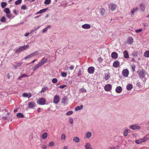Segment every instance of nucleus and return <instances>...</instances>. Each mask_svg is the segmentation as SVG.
<instances>
[{"instance_id": "f257e3e1", "label": "nucleus", "mask_w": 149, "mask_h": 149, "mask_svg": "<svg viewBox=\"0 0 149 149\" xmlns=\"http://www.w3.org/2000/svg\"><path fill=\"white\" fill-rule=\"evenodd\" d=\"M47 61V58H43L37 65L33 67V70L35 71L36 70L46 63Z\"/></svg>"}, {"instance_id": "f03ea898", "label": "nucleus", "mask_w": 149, "mask_h": 149, "mask_svg": "<svg viewBox=\"0 0 149 149\" xmlns=\"http://www.w3.org/2000/svg\"><path fill=\"white\" fill-rule=\"evenodd\" d=\"M3 12L6 13V16L8 18H10L12 17V15L10 13V11L8 8H5Z\"/></svg>"}, {"instance_id": "7ed1b4c3", "label": "nucleus", "mask_w": 149, "mask_h": 149, "mask_svg": "<svg viewBox=\"0 0 149 149\" xmlns=\"http://www.w3.org/2000/svg\"><path fill=\"white\" fill-rule=\"evenodd\" d=\"M29 47V45H26L25 46H22L21 47L16 50V52L17 53H19V52H21L25 49H27Z\"/></svg>"}, {"instance_id": "20e7f679", "label": "nucleus", "mask_w": 149, "mask_h": 149, "mask_svg": "<svg viewBox=\"0 0 149 149\" xmlns=\"http://www.w3.org/2000/svg\"><path fill=\"white\" fill-rule=\"evenodd\" d=\"M149 139L147 137H144L143 138L139 139L135 141L136 143L139 144L142 142H144Z\"/></svg>"}, {"instance_id": "39448f33", "label": "nucleus", "mask_w": 149, "mask_h": 149, "mask_svg": "<svg viewBox=\"0 0 149 149\" xmlns=\"http://www.w3.org/2000/svg\"><path fill=\"white\" fill-rule=\"evenodd\" d=\"M117 6L113 3H110L109 6V10L113 11L115 10L117 8Z\"/></svg>"}, {"instance_id": "423d86ee", "label": "nucleus", "mask_w": 149, "mask_h": 149, "mask_svg": "<svg viewBox=\"0 0 149 149\" xmlns=\"http://www.w3.org/2000/svg\"><path fill=\"white\" fill-rule=\"evenodd\" d=\"M37 103L40 105H44L45 104L46 101L43 98H40L37 101Z\"/></svg>"}, {"instance_id": "0eeeda50", "label": "nucleus", "mask_w": 149, "mask_h": 149, "mask_svg": "<svg viewBox=\"0 0 149 149\" xmlns=\"http://www.w3.org/2000/svg\"><path fill=\"white\" fill-rule=\"evenodd\" d=\"M129 74V71L127 69H124L123 70L122 74L124 77H127Z\"/></svg>"}, {"instance_id": "6e6552de", "label": "nucleus", "mask_w": 149, "mask_h": 149, "mask_svg": "<svg viewBox=\"0 0 149 149\" xmlns=\"http://www.w3.org/2000/svg\"><path fill=\"white\" fill-rule=\"evenodd\" d=\"M38 54V52L37 51L35 52L32 53L30 55L26 56L24 58L25 60H26L28 58H30L33 57L34 56L37 55Z\"/></svg>"}, {"instance_id": "1a4fd4ad", "label": "nucleus", "mask_w": 149, "mask_h": 149, "mask_svg": "<svg viewBox=\"0 0 149 149\" xmlns=\"http://www.w3.org/2000/svg\"><path fill=\"white\" fill-rule=\"evenodd\" d=\"M60 98L59 97L58 95H55L53 97V102L54 103L57 104L59 102Z\"/></svg>"}, {"instance_id": "9d476101", "label": "nucleus", "mask_w": 149, "mask_h": 149, "mask_svg": "<svg viewBox=\"0 0 149 149\" xmlns=\"http://www.w3.org/2000/svg\"><path fill=\"white\" fill-rule=\"evenodd\" d=\"M104 89L107 91H110L111 90L112 86L110 84H107L105 86Z\"/></svg>"}, {"instance_id": "9b49d317", "label": "nucleus", "mask_w": 149, "mask_h": 149, "mask_svg": "<svg viewBox=\"0 0 149 149\" xmlns=\"http://www.w3.org/2000/svg\"><path fill=\"white\" fill-rule=\"evenodd\" d=\"M28 105L29 108L32 109L35 107L36 103L34 102H29Z\"/></svg>"}, {"instance_id": "f8f14e48", "label": "nucleus", "mask_w": 149, "mask_h": 149, "mask_svg": "<svg viewBox=\"0 0 149 149\" xmlns=\"http://www.w3.org/2000/svg\"><path fill=\"white\" fill-rule=\"evenodd\" d=\"M95 68L93 67H90L88 69V71L90 74H93L94 72Z\"/></svg>"}, {"instance_id": "ddd939ff", "label": "nucleus", "mask_w": 149, "mask_h": 149, "mask_svg": "<svg viewBox=\"0 0 149 149\" xmlns=\"http://www.w3.org/2000/svg\"><path fill=\"white\" fill-rule=\"evenodd\" d=\"M118 56V54L115 52H113L111 54L112 58L114 59H116Z\"/></svg>"}, {"instance_id": "4468645a", "label": "nucleus", "mask_w": 149, "mask_h": 149, "mask_svg": "<svg viewBox=\"0 0 149 149\" xmlns=\"http://www.w3.org/2000/svg\"><path fill=\"white\" fill-rule=\"evenodd\" d=\"M139 75L140 78H143L145 77V74L143 71H140L139 73Z\"/></svg>"}, {"instance_id": "2eb2a0df", "label": "nucleus", "mask_w": 149, "mask_h": 149, "mask_svg": "<svg viewBox=\"0 0 149 149\" xmlns=\"http://www.w3.org/2000/svg\"><path fill=\"white\" fill-rule=\"evenodd\" d=\"M22 96L24 97H27L29 98L31 97L32 95L30 93H25L22 94Z\"/></svg>"}, {"instance_id": "dca6fc26", "label": "nucleus", "mask_w": 149, "mask_h": 149, "mask_svg": "<svg viewBox=\"0 0 149 149\" xmlns=\"http://www.w3.org/2000/svg\"><path fill=\"white\" fill-rule=\"evenodd\" d=\"M134 40L133 38L131 37H129L127 40V43L129 44H132Z\"/></svg>"}, {"instance_id": "f3484780", "label": "nucleus", "mask_w": 149, "mask_h": 149, "mask_svg": "<svg viewBox=\"0 0 149 149\" xmlns=\"http://www.w3.org/2000/svg\"><path fill=\"white\" fill-rule=\"evenodd\" d=\"M120 63L118 61H116L113 64V66L115 68H118L119 67Z\"/></svg>"}, {"instance_id": "a211bd4d", "label": "nucleus", "mask_w": 149, "mask_h": 149, "mask_svg": "<svg viewBox=\"0 0 149 149\" xmlns=\"http://www.w3.org/2000/svg\"><path fill=\"white\" fill-rule=\"evenodd\" d=\"M122 88L120 86H118L116 88L115 91L116 93H120L122 91Z\"/></svg>"}, {"instance_id": "6ab92c4d", "label": "nucleus", "mask_w": 149, "mask_h": 149, "mask_svg": "<svg viewBox=\"0 0 149 149\" xmlns=\"http://www.w3.org/2000/svg\"><path fill=\"white\" fill-rule=\"evenodd\" d=\"M82 27L84 29H89L91 28V26L88 24H85L82 26Z\"/></svg>"}, {"instance_id": "aec40b11", "label": "nucleus", "mask_w": 149, "mask_h": 149, "mask_svg": "<svg viewBox=\"0 0 149 149\" xmlns=\"http://www.w3.org/2000/svg\"><path fill=\"white\" fill-rule=\"evenodd\" d=\"M140 8L141 9V10L142 11H144L145 9V5L143 3H141L140 4Z\"/></svg>"}, {"instance_id": "412c9836", "label": "nucleus", "mask_w": 149, "mask_h": 149, "mask_svg": "<svg viewBox=\"0 0 149 149\" xmlns=\"http://www.w3.org/2000/svg\"><path fill=\"white\" fill-rule=\"evenodd\" d=\"M130 128L132 129L136 130V129H140V127L137 125H132Z\"/></svg>"}, {"instance_id": "4be33fe9", "label": "nucleus", "mask_w": 149, "mask_h": 149, "mask_svg": "<svg viewBox=\"0 0 149 149\" xmlns=\"http://www.w3.org/2000/svg\"><path fill=\"white\" fill-rule=\"evenodd\" d=\"M125 58H129V56L127 51L125 50L123 53Z\"/></svg>"}, {"instance_id": "5701e85b", "label": "nucleus", "mask_w": 149, "mask_h": 149, "mask_svg": "<svg viewBox=\"0 0 149 149\" xmlns=\"http://www.w3.org/2000/svg\"><path fill=\"white\" fill-rule=\"evenodd\" d=\"M110 77V74L109 73L105 74L104 78L105 80H108Z\"/></svg>"}, {"instance_id": "b1692460", "label": "nucleus", "mask_w": 149, "mask_h": 149, "mask_svg": "<svg viewBox=\"0 0 149 149\" xmlns=\"http://www.w3.org/2000/svg\"><path fill=\"white\" fill-rule=\"evenodd\" d=\"M47 10V9H44L41 10L36 13V15H37L39 14L45 12Z\"/></svg>"}, {"instance_id": "393cba45", "label": "nucleus", "mask_w": 149, "mask_h": 149, "mask_svg": "<svg viewBox=\"0 0 149 149\" xmlns=\"http://www.w3.org/2000/svg\"><path fill=\"white\" fill-rule=\"evenodd\" d=\"M83 106L82 105H81L80 106H78L75 108V110L76 111H77L79 110H80L83 109Z\"/></svg>"}, {"instance_id": "a878e982", "label": "nucleus", "mask_w": 149, "mask_h": 149, "mask_svg": "<svg viewBox=\"0 0 149 149\" xmlns=\"http://www.w3.org/2000/svg\"><path fill=\"white\" fill-rule=\"evenodd\" d=\"M17 116L18 118H22L24 117V116L23 113H18L17 114Z\"/></svg>"}, {"instance_id": "bb28decb", "label": "nucleus", "mask_w": 149, "mask_h": 149, "mask_svg": "<svg viewBox=\"0 0 149 149\" xmlns=\"http://www.w3.org/2000/svg\"><path fill=\"white\" fill-rule=\"evenodd\" d=\"M144 56L146 57H149V51L147 50L144 54Z\"/></svg>"}, {"instance_id": "cd10ccee", "label": "nucleus", "mask_w": 149, "mask_h": 149, "mask_svg": "<svg viewBox=\"0 0 149 149\" xmlns=\"http://www.w3.org/2000/svg\"><path fill=\"white\" fill-rule=\"evenodd\" d=\"M132 88V84H128L126 87L127 89L128 90H130Z\"/></svg>"}, {"instance_id": "c85d7f7f", "label": "nucleus", "mask_w": 149, "mask_h": 149, "mask_svg": "<svg viewBox=\"0 0 149 149\" xmlns=\"http://www.w3.org/2000/svg\"><path fill=\"white\" fill-rule=\"evenodd\" d=\"M80 140L79 138L78 137H75L73 139V141L75 142H78Z\"/></svg>"}, {"instance_id": "c756f323", "label": "nucleus", "mask_w": 149, "mask_h": 149, "mask_svg": "<svg viewBox=\"0 0 149 149\" xmlns=\"http://www.w3.org/2000/svg\"><path fill=\"white\" fill-rule=\"evenodd\" d=\"M129 131H130L129 130H128V129H126L124 130V135L125 136H127L128 135V133L129 132Z\"/></svg>"}, {"instance_id": "7c9ffc66", "label": "nucleus", "mask_w": 149, "mask_h": 149, "mask_svg": "<svg viewBox=\"0 0 149 149\" xmlns=\"http://www.w3.org/2000/svg\"><path fill=\"white\" fill-rule=\"evenodd\" d=\"M47 136V133L45 132L42 135V138L43 139H45Z\"/></svg>"}, {"instance_id": "2f4dec72", "label": "nucleus", "mask_w": 149, "mask_h": 149, "mask_svg": "<svg viewBox=\"0 0 149 149\" xmlns=\"http://www.w3.org/2000/svg\"><path fill=\"white\" fill-rule=\"evenodd\" d=\"M106 12V10L104 8H102L100 9V13L102 15H103Z\"/></svg>"}, {"instance_id": "473e14b6", "label": "nucleus", "mask_w": 149, "mask_h": 149, "mask_svg": "<svg viewBox=\"0 0 149 149\" xmlns=\"http://www.w3.org/2000/svg\"><path fill=\"white\" fill-rule=\"evenodd\" d=\"M138 7H136L135 8H134L131 10V13L132 15H133L135 11L138 10Z\"/></svg>"}, {"instance_id": "72a5a7b5", "label": "nucleus", "mask_w": 149, "mask_h": 149, "mask_svg": "<svg viewBox=\"0 0 149 149\" xmlns=\"http://www.w3.org/2000/svg\"><path fill=\"white\" fill-rule=\"evenodd\" d=\"M7 3L6 2H2L1 3V7L2 8L5 7L7 5Z\"/></svg>"}, {"instance_id": "f704fd0d", "label": "nucleus", "mask_w": 149, "mask_h": 149, "mask_svg": "<svg viewBox=\"0 0 149 149\" xmlns=\"http://www.w3.org/2000/svg\"><path fill=\"white\" fill-rule=\"evenodd\" d=\"M92 135V133L90 132H88L86 135V137L87 138H90Z\"/></svg>"}, {"instance_id": "c9c22d12", "label": "nucleus", "mask_w": 149, "mask_h": 149, "mask_svg": "<svg viewBox=\"0 0 149 149\" xmlns=\"http://www.w3.org/2000/svg\"><path fill=\"white\" fill-rule=\"evenodd\" d=\"M51 2V0H45L44 2V3L46 5H49Z\"/></svg>"}, {"instance_id": "e433bc0d", "label": "nucleus", "mask_w": 149, "mask_h": 149, "mask_svg": "<svg viewBox=\"0 0 149 149\" xmlns=\"http://www.w3.org/2000/svg\"><path fill=\"white\" fill-rule=\"evenodd\" d=\"M1 21L2 22H6V19L4 16H3L2 17L1 19Z\"/></svg>"}, {"instance_id": "4c0bfd02", "label": "nucleus", "mask_w": 149, "mask_h": 149, "mask_svg": "<svg viewBox=\"0 0 149 149\" xmlns=\"http://www.w3.org/2000/svg\"><path fill=\"white\" fill-rule=\"evenodd\" d=\"M23 63L22 62H20V63H17V65L15 66V68H17L18 67H19V66L22 65Z\"/></svg>"}, {"instance_id": "58836bf2", "label": "nucleus", "mask_w": 149, "mask_h": 149, "mask_svg": "<svg viewBox=\"0 0 149 149\" xmlns=\"http://www.w3.org/2000/svg\"><path fill=\"white\" fill-rule=\"evenodd\" d=\"M90 147L91 145L89 143H88L86 144L85 147L86 149H89L90 148Z\"/></svg>"}, {"instance_id": "ea45409f", "label": "nucleus", "mask_w": 149, "mask_h": 149, "mask_svg": "<svg viewBox=\"0 0 149 149\" xmlns=\"http://www.w3.org/2000/svg\"><path fill=\"white\" fill-rule=\"evenodd\" d=\"M66 137L65 135V134H62L61 137V139L64 140L65 139Z\"/></svg>"}, {"instance_id": "a19ab883", "label": "nucleus", "mask_w": 149, "mask_h": 149, "mask_svg": "<svg viewBox=\"0 0 149 149\" xmlns=\"http://www.w3.org/2000/svg\"><path fill=\"white\" fill-rule=\"evenodd\" d=\"M22 1V0H18L15 2V4L16 5H18L21 3Z\"/></svg>"}, {"instance_id": "79ce46f5", "label": "nucleus", "mask_w": 149, "mask_h": 149, "mask_svg": "<svg viewBox=\"0 0 149 149\" xmlns=\"http://www.w3.org/2000/svg\"><path fill=\"white\" fill-rule=\"evenodd\" d=\"M80 91L82 93H85L86 91V90L84 88L80 89Z\"/></svg>"}, {"instance_id": "37998d69", "label": "nucleus", "mask_w": 149, "mask_h": 149, "mask_svg": "<svg viewBox=\"0 0 149 149\" xmlns=\"http://www.w3.org/2000/svg\"><path fill=\"white\" fill-rule=\"evenodd\" d=\"M48 89L47 87H44L42 88L41 91L40 92L41 93H44Z\"/></svg>"}, {"instance_id": "c03bdc74", "label": "nucleus", "mask_w": 149, "mask_h": 149, "mask_svg": "<svg viewBox=\"0 0 149 149\" xmlns=\"http://www.w3.org/2000/svg\"><path fill=\"white\" fill-rule=\"evenodd\" d=\"M131 67L132 68L133 71V72L135 71V68H136L135 65L134 64H133L132 65Z\"/></svg>"}, {"instance_id": "a18cd8bd", "label": "nucleus", "mask_w": 149, "mask_h": 149, "mask_svg": "<svg viewBox=\"0 0 149 149\" xmlns=\"http://www.w3.org/2000/svg\"><path fill=\"white\" fill-rule=\"evenodd\" d=\"M52 81L53 83H56L57 81V79L56 78H54L52 79Z\"/></svg>"}, {"instance_id": "49530a36", "label": "nucleus", "mask_w": 149, "mask_h": 149, "mask_svg": "<svg viewBox=\"0 0 149 149\" xmlns=\"http://www.w3.org/2000/svg\"><path fill=\"white\" fill-rule=\"evenodd\" d=\"M28 76H29L27 75V74H23L21 76L19 77L18 78L19 79H20L22 77H24Z\"/></svg>"}, {"instance_id": "de8ad7c7", "label": "nucleus", "mask_w": 149, "mask_h": 149, "mask_svg": "<svg viewBox=\"0 0 149 149\" xmlns=\"http://www.w3.org/2000/svg\"><path fill=\"white\" fill-rule=\"evenodd\" d=\"M67 75L66 73L65 72H62L61 73V75L63 77H65Z\"/></svg>"}, {"instance_id": "09e8293b", "label": "nucleus", "mask_w": 149, "mask_h": 149, "mask_svg": "<svg viewBox=\"0 0 149 149\" xmlns=\"http://www.w3.org/2000/svg\"><path fill=\"white\" fill-rule=\"evenodd\" d=\"M142 29H139L136 30H135V32L137 33H139L142 31Z\"/></svg>"}, {"instance_id": "8fccbe9b", "label": "nucleus", "mask_w": 149, "mask_h": 149, "mask_svg": "<svg viewBox=\"0 0 149 149\" xmlns=\"http://www.w3.org/2000/svg\"><path fill=\"white\" fill-rule=\"evenodd\" d=\"M66 87V85L65 84H63V85H61L59 86V87L60 88H62V89H63L65 87Z\"/></svg>"}, {"instance_id": "3c124183", "label": "nucleus", "mask_w": 149, "mask_h": 149, "mask_svg": "<svg viewBox=\"0 0 149 149\" xmlns=\"http://www.w3.org/2000/svg\"><path fill=\"white\" fill-rule=\"evenodd\" d=\"M54 144L53 142H51L49 143V146L50 147L53 146H54Z\"/></svg>"}, {"instance_id": "603ef678", "label": "nucleus", "mask_w": 149, "mask_h": 149, "mask_svg": "<svg viewBox=\"0 0 149 149\" xmlns=\"http://www.w3.org/2000/svg\"><path fill=\"white\" fill-rule=\"evenodd\" d=\"M73 113V112L71 111H68L66 115H69L72 114Z\"/></svg>"}, {"instance_id": "864d4df0", "label": "nucleus", "mask_w": 149, "mask_h": 149, "mask_svg": "<svg viewBox=\"0 0 149 149\" xmlns=\"http://www.w3.org/2000/svg\"><path fill=\"white\" fill-rule=\"evenodd\" d=\"M21 9L25 10L26 9V7L25 5L22 6L21 7Z\"/></svg>"}, {"instance_id": "5fc2aeb1", "label": "nucleus", "mask_w": 149, "mask_h": 149, "mask_svg": "<svg viewBox=\"0 0 149 149\" xmlns=\"http://www.w3.org/2000/svg\"><path fill=\"white\" fill-rule=\"evenodd\" d=\"M74 66H73V65H71L70 67L69 68V69H70V70H73L74 69Z\"/></svg>"}, {"instance_id": "6e6d98bb", "label": "nucleus", "mask_w": 149, "mask_h": 149, "mask_svg": "<svg viewBox=\"0 0 149 149\" xmlns=\"http://www.w3.org/2000/svg\"><path fill=\"white\" fill-rule=\"evenodd\" d=\"M47 30V28H46L42 30V32L43 33H45L46 32Z\"/></svg>"}, {"instance_id": "4d7b16f0", "label": "nucleus", "mask_w": 149, "mask_h": 149, "mask_svg": "<svg viewBox=\"0 0 149 149\" xmlns=\"http://www.w3.org/2000/svg\"><path fill=\"white\" fill-rule=\"evenodd\" d=\"M13 13L16 15H17V11L15 9L13 10Z\"/></svg>"}, {"instance_id": "13d9d810", "label": "nucleus", "mask_w": 149, "mask_h": 149, "mask_svg": "<svg viewBox=\"0 0 149 149\" xmlns=\"http://www.w3.org/2000/svg\"><path fill=\"white\" fill-rule=\"evenodd\" d=\"M81 71L80 70H79V71L78 73V76H79L81 74Z\"/></svg>"}, {"instance_id": "bf43d9fd", "label": "nucleus", "mask_w": 149, "mask_h": 149, "mask_svg": "<svg viewBox=\"0 0 149 149\" xmlns=\"http://www.w3.org/2000/svg\"><path fill=\"white\" fill-rule=\"evenodd\" d=\"M73 122V120L72 119H71L69 120V123L70 124H72Z\"/></svg>"}, {"instance_id": "052dcab7", "label": "nucleus", "mask_w": 149, "mask_h": 149, "mask_svg": "<svg viewBox=\"0 0 149 149\" xmlns=\"http://www.w3.org/2000/svg\"><path fill=\"white\" fill-rule=\"evenodd\" d=\"M42 148L44 149H47V146L46 145H44L43 146Z\"/></svg>"}, {"instance_id": "680f3d73", "label": "nucleus", "mask_w": 149, "mask_h": 149, "mask_svg": "<svg viewBox=\"0 0 149 149\" xmlns=\"http://www.w3.org/2000/svg\"><path fill=\"white\" fill-rule=\"evenodd\" d=\"M2 118L4 120H6L7 119V117L5 116H3L2 117Z\"/></svg>"}, {"instance_id": "e2e57ef3", "label": "nucleus", "mask_w": 149, "mask_h": 149, "mask_svg": "<svg viewBox=\"0 0 149 149\" xmlns=\"http://www.w3.org/2000/svg\"><path fill=\"white\" fill-rule=\"evenodd\" d=\"M29 35V33H25V34L24 35V36L26 37L27 36Z\"/></svg>"}, {"instance_id": "0e129e2a", "label": "nucleus", "mask_w": 149, "mask_h": 149, "mask_svg": "<svg viewBox=\"0 0 149 149\" xmlns=\"http://www.w3.org/2000/svg\"><path fill=\"white\" fill-rule=\"evenodd\" d=\"M37 59H36L34 60L31 63H34L36 61H37Z\"/></svg>"}, {"instance_id": "69168bd1", "label": "nucleus", "mask_w": 149, "mask_h": 149, "mask_svg": "<svg viewBox=\"0 0 149 149\" xmlns=\"http://www.w3.org/2000/svg\"><path fill=\"white\" fill-rule=\"evenodd\" d=\"M68 146H65L64 147V148H63V149H68Z\"/></svg>"}, {"instance_id": "338daca9", "label": "nucleus", "mask_w": 149, "mask_h": 149, "mask_svg": "<svg viewBox=\"0 0 149 149\" xmlns=\"http://www.w3.org/2000/svg\"><path fill=\"white\" fill-rule=\"evenodd\" d=\"M37 111L38 112H40V108H38L37 109Z\"/></svg>"}, {"instance_id": "774afa93", "label": "nucleus", "mask_w": 149, "mask_h": 149, "mask_svg": "<svg viewBox=\"0 0 149 149\" xmlns=\"http://www.w3.org/2000/svg\"><path fill=\"white\" fill-rule=\"evenodd\" d=\"M35 0H29V1L31 2L34 1Z\"/></svg>"}]
</instances>
